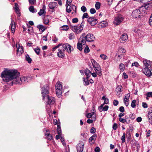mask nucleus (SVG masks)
Returning <instances> with one entry per match:
<instances>
[{"mask_svg": "<svg viewBox=\"0 0 152 152\" xmlns=\"http://www.w3.org/2000/svg\"><path fill=\"white\" fill-rule=\"evenodd\" d=\"M108 25V23L107 21L104 20L100 22V25L101 26V28H104L106 27Z\"/></svg>", "mask_w": 152, "mask_h": 152, "instance_id": "obj_27", "label": "nucleus"}, {"mask_svg": "<svg viewBox=\"0 0 152 152\" xmlns=\"http://www.w3.org/2000/svg\"><path fill=\"white\" fill-rule=\"evenodd\" d=\"M15 11L16 13L18 15V16L20 17V16L19 10L18 8V5L17 3H15Z\"/></svg>", "mask_w": 152, "mask_h": 152, "instance_id": "obj_25", "label": "nucleus"}, {"mask_svg": "<svg viewBox=\"0 0 152 152\" xmlns=\"http://www.w3.org/2000/svg\"><path fill=\"white\" fill-rule=\"evenodd\" d=\"M126 52V50L124 48H121L119 49L117 53L119 54L124 55Z\"/></svg>", "mask_w": 152, "mask_h": 152, "instance_id": "obj_32", "label": "nucleus"}, {"mask_svg": "<svg viewBox=\"0 0 152 152\" xmlns=\"http://www.w3.org/2000/svg\"><path fill=\"white\" fill-rule=\"evenodd\" d=\"M139 65L138 63L137 62H134V63H133L132 65H131V67H132L134 66H135L136 67H138Z\"/></svg>", "mask_w": 152, "mask_h": 152, "instance_id": "obj_52", "label": "nucleus"}, {"mask_svg": "<svg viewBox=\"0 0 152 152\" xmlns=\"http://www.w3.org/2000/svg\"><path fill=\"white\" fill-rule=\"evenodd\" d=\"M90 11L91 14H94L96 12V10L94 8L91 9Z\"/></svg>", "mask_w": 152, "mask_h": 152, "instance_id": "obj_59", "label": "nucleus"}, {"mask_svg": "<svg viewBox=\"0 0 152 152\" xmlns=\"http://www.w3.org/2000/svg\"><path fill=\"white\" fill-rule=\"evenodd\" d=\"M70 26L72 30L76 34L80 33L83 28V25L82 23L77 26H72L70 25Z\"/></svg>", "mask_w": 152, "mask_h": 152, "instance_id": "obj_4", "label": "nucleus"}, {"mask_svg": "<svg viewBox=\"0 0 152 152\" xmlns=\"http://www.w3.org/2000/svg\"><path fill=\"white\" fill-rule=\"evenodd\" d=\"M88 17V15L87 13H85L83 14L82 16V19H83L84 18H87Z\"/></svg>", "mask_w": 152, "mask_h": 152, "instance_id": "obj_57", "label": "nucleus"}, {"mask_svg": "<svg viewBox=\"0 0 152 152\" xmlns=\"http://www.w3.org/2000/svg\"><path fill=\"white\" fill-rule=\"evenodd\" d=\"M78 21V19L77 18H75L72 19V22L73 23H76Z\"/></svg>", "mask_w": 152, "mask_h": 152, "instance_id": "obj_61", "label": "nucleus"}, {"mask_svg": "<svg viewBox=\"0 0 152 152\" xmlns=\"http://www.w3.org/2000/svg\"><path fill=\"white\" fill-rule=\"evenodd\" d=\"M20 73L15 69H6L1 73V77L4 82H9L12 80V84L20 85L22 84L20 77H19Z\"/></svg>", "mask_w": 152, "mask_h": 152, "instance_id": "obj_1", "label": "nucleus"}, {"mask_svg": "<svg viewBox=\"0 0 152 152\" xmlns=\"http://www.w3.org/2000/svg\"><path fill=\"white\" fill-rule=\"evenodd\" d=\"M16 47L17 49V55L19 56L23 53V47L19 44H16Z\"/></svg>", "mask_w": 152, "mask_h": 152, "instance_id": "obj_13", "label": "nucleus"}, {"mask_svg": "<svg viewBox=\"0 0 152 152\" xmlns=\"http://www.w3.org/2000/svg\"><path fill=\"white\" fill-rule=\"evenodd\" d=\"M130 96V94L128 93L125 95V97L124 98V102H129V98Z\"/></svg>", "mask_w": 152, "mask_h": 152, "instance_id": "obj_35", "label": "nucleus"}, {"mask_svg": "<svg viewBox=\"0 0 152 152\" xmlns=\"http://www.w3.org/2000/svg\"><path fill=\"white\" fill-rule=\"evenodd\" d=\"M94 70L98 75L99 76L102 75V69L100 66L97 67V68L94 69Z\"/></svg>", "mask_w": 152, "mask_h": 152, "instance_id": "obj_21", "label": "nucleus"}, {"mask_svg": "<svg viewBox=\"0 0 152 152\" xmlns=\"http://www.w3.org/2000/svg\"><path fill=\"white\" fill-rule=\"evenodd\" d=\"M84 143L82 141H80L77 145V152H82L84 148Z\"/></svg>", "mask_w": 152, "mask_h": 152, "instance_id": "obj_11", "label": "nucleus"}, {"mask_svg": "<svg viewBox=\"0 0 152 152\" xmlns=\"http://www.w3.org/2000/svg\"><path fill=\"white\" fill-rule=\"evenodd\" d=\"M149 24L151 26H152V13L151 14V16H150L149 20Z\"/></svg>", "mask_w": 152, "mask_h": 152, "instance_id": "obj_56", "label": "nucleus"}, {"mask_svg": "<svg viewBox=\"0 0 152 152\" xmlns=\"http://www.w3.org/2000/svg\"><path fill=\"white\" fill-rule=\"evenodd\" d=\"M85 34L83 33L80 36L81 41L83 42V45L86 43V42H92L94 41L95 38L92 34H88L85 36Z\"/></svg>", "mask_w": 152, "mask_h": 152, "instance_id": "obj_3", "label": "nucleus"}, {"mask_svg": "<svg viewBox=\"0 0 152 152\" xmlns=\"http://www.w3.org/2000/svg\"><path fill=\"white\" fill-rule=\"evenodd\" d=\"M61 47L64 50H66L68 53H70L74 50L73 48L68 43L64 44L62 45Z\"/></svg>", "mask_w": 152, "mask_h": 152, "instance_id": "obj_7", "label": "nucleus"}, {"mask_svg": "<svg viewBox=\"0 0 152 152\" xmlns=\"http://www.w3.org/2000/svg\"><path fill=\"white\" fill-rule=\"evenodd\" d=\"M136 102V100H133L132 101V102L131 104V106L132 108H134L135 107Z\"/></svg>", "mask_w": 152, "mask_h": 152, "instance_id": "obj_43", "label": "nucleus"}, {"mask_svg": "<svg viewBox=\"0 0 152 152\" xmlns=\"http://www.w3.org/2000/svg\"><path fill=\"white\" fill-rule=\"evenodd\" d=\"M84 72L87 78H89L90 77L91 72L88 68L85 69Z\"/></svg>", "mask_w": 152, "mask_h": 152, "instance_id": "obj_24", "label": "nucleus"}, {"mask_svg": "<svg viewBox=\"0 0 152 152\" xmlns=\"http://www.w3.org/2000/svg\"><path fill=\"white\" fill-rule=\"evenodd\" d=\"M125 133H124L123 134V136L121 137V140H122V142H124L125 141Z\"/></svg>", "mask_w": 152, "mask_h": 152, "instance_id": "obj_49", "label": "nucleus"}, {"mask_svg": "<svg viewBox=\"0 0 152 152\" xmlns=\"http://www.w3.org/2000/svg\"><path fill=\"white\" fill-rule=\"evenodd\" d=\"M29 4L31 5H34L36 3V0H28Z\"/></svg>", "mask_w": 152, "mask_h": 152, "instance_id": "obj_51", "label": "nucleus"}, {"mask_svg": "<svg viewBox=\"0 0 152 152\" xmlns=\"http://www.w3.org/2000/svg\"><path fill=\"white\" fill-rule=\"evenodd\" d=\"M123 20V18L121 16H118L115 18L113 23L116 25H119Z\"/></svg>", "mask_w": 152, "mask_h": 152, "instance_id": "obj_8", "label": "nucleus"}, {"mask_svg": "<svg viewBox=\"0 0 152 152\" xmlns=\"http://www.w3.org/2000/svg\"><path fill=\"white\" fill-rule=\"evenodd\" d=\"M148 117L149 123L152 125V107L148 109Z\"/></svg>", "mask_w": 152, "mask_h": 152, "instance_id": "obj_16", "label": "nucleus"}, {"mask_svg": "<svg viewBox=\"0 0 152 152\" xmlns=\"http://www.w3.org/2000/svg\"><path fill=\"white\" fill-rule=\"evenodd\" d=\"M84 53H87L89 52L90 50L88 46L87 45L86 46V47L84 49Z\"/></svg>", "mask_w": 152, "mask_h": 152, "instance_id": "obj_42", "label": "nucleus"}, {"mask_svg": "<svg viewBox=\"0 0 152 152\" xmlns=\"http://www.w3.org/2000/svg\"><path fill=\"white\" fill-rule=\"evenodd\" d=\"M33 28L30 26H28V33L29 34H31L33 32Z\"/></svg>", "mask_w": 152, "mask_h": 152, "instance_id": "obj_38", "label": "nucleus"}, {"mask_svg": "<svg viewBox=\"0 0 152 152\" xmlns=\"http://www.w3.org/2000/svg\"><path fill=\"white\" fill-rule=\"evenodd\" d=\"M91 62L92 63V65L93 66V67L95 66L96 65H98L99 64L96 62L95 60L94 59H91Z\"/></svg>", "mask_w": 152, "mask_h": 152, "instance_id": "obj_41", "label": "nucleus"}, {"mask_svg": "<svg viewBox=\"0 0 152 152\" xmlns=\"http://www.w3.org/2000/svg\"><path fill=\"white\" fill-rule=\"evenodd\" d=\"M61 28H62L63 30L65 31L67 30L69 28V26L66 25H64L62 26Z\"/></svg>", "mask_w": 152, "mask_h": 152, "instance_id": "obj_46", "label": "nucleus"}, {"mask_svg": "<svg viewBox=\"0 0 152 152\" xmlns=\"http://www.w3.org/2000/svg\"><path fill=\"white\" fill-rule=\"evenodd\" d=\"M21 81H22V83H25L28 82L30 79L29 77H20Z\"/></svg>", "mask_w": 152, "mask_h": 152, "instance_id": "obj_22", "label": "nucleus"}, {"mask_svg": "<svg viewBox=\"0 0 152 152\" xmlns=\"http://www.w3.org/2000/svg\"><path fill=\"white\" fill-rule=\"evenodd\" d=\"M83 82L85 86L88 85L89 84V82L88 80V78L83 77Z\"/></svg>", "mask_w": 152, "mask_h": 152, "instance_id": "obj_31", "label": "nucleus"}, {"mask_svg": "<svg viewBox=\"0 0 152 152\" xmlns=\"http://www.w3.org/2000/svg\"><path fill=\"white\" fill-rule=\"evenodd\" d=\"M149 68L150 67H144L142 69L143 73L148 77H150L152 75V73L149 69Z\"/></svg>", "mask_w": 152, "mask_h": 152, "instance_id": "obj_12", "label": "nucleus"}, {"mask_svg": "<svg viewBox=\"0 0 152 152\" xmlns=\"http://www.w3.org/2000/svg\"><path fill=\"white\" fill-rule=\"evenodd\" d=\"M119 110L122 112H123L124 111V108L123 106H121L119 108Z\"/></svg>", "mask_w": 152, "mask_h": 152, "instance_id": "obj_64", "label": "nucleus"}, {"mask_svg": "<svg viewBox=\"0 0 152 152\" xmlns=\"http://www.w3.org/2000/svg\"><path fill=\"white\" fill-rule=\"evenodd\" d=\"M126 118L125 119L123 118H119V120L121 122L124 123L125 122Z\"/></svg>", "mask_w": 152, "mask_h": 152, "instance_id": "obj_60", "label": "nucleus"}, {"mask_svg": "<svg viewBox=\"0 0 152 152\" xmlns=\"http://www.w3.org/2000/svg\"><path fill=\"white\" fill-rule=\"evenodd\" d=\"M56 93L58 97H60L62 93V87L61 83L58 82L56 85Z\"/></svg>", "mask_w": 152, "mask_h": 152, "instance_id": "obj_5", "label": "nucleus"}, {"mask_svg": "<svg viewBox=\"0 0 152 152\" xmlns=\"http://www.w3.org/2000/svg\"><path fill=\"white\" fill-rule=\"evenodd\" d=\"M29 9L31 12L33 13L37 11L36 10H35L34 9V7L33 6H30L29 7Z\"/></svg>", "mask_w": 152, "mask_h": 152, "instance_id": "obj_39", "label": "nucleus"}, {"mask_svg": "<svg viewBox=\"0 0 152 152\" xmlns=\"http://www.w3.org/2000/svg\"><path fill=\"white\" fill-rule=\"evenodd\" d=\"M145 9L149 10L152 8V2L147 4L144 7Z\"/></svg>", "mask_w": 152, "mask_h": 152, "instance_id": "obj_33", "label": "nucleus"}, {"mask_svg": "<svg viewBox=\"0 0 152 152\" xmlns=\"http://www.w3.org/2000/svg\"><path fill=\"white\" fill-rule=\"evenodd\" d=\"M25 57L26 61H27L28 63H31L32 60L30 58L28 54H26L25 55Z\"/></svg>", "mask_w": 152, "mask_h": 152, "instance_id": "obj_29", "label": "nucleus"}, {"mask_svg": "<svg viewBox=\"0 0 152 152\" xmlns=\"http://www.w3.org/2000/svg\"><path fill=\"white\" fill-rule=\"evenodd\" d=\"M101 4L99 2H96L95 4V8L96 10L99 9L100 7Z\"/></svg>", "mask_w": 152, "mask_h": 152, "instance_id": "obj_40", "label": "nucleus"}, {"mask_svg": "<svg viewBox=\"0 0 152 152\" xmlns=\"http://www.w3.org/2000/svg\"><path fill=\"white\" fill-rule=\"evenodd\" d=\"M81 38L80 37L79 41L77 44V48L80 51H81L83 49V42H81Z\"/></svg>", "mask_w": 152, "mask_h": 152, "instance_id": "obj_20", "label": "nucleus"}, {"mask_svg": "<svg viewBox=\"0 0 152 152\" xmlns=\"http://www.w3.org/2000/svg\"><path fill=\"white\" fill-rule=\"evenodd\" d=\"M48 6L50 9H53L57 7V3L55 2H51L48 4Z\"/></svg>", "mask_w": 152, "mask_h": 152, "instance_id": "obj_18", "label": "nucleus"}, {"mask_svg": "<svg viewBox=\"0 0 152 152\" xmlns=\"http://www.w3.org/2000/svg\"><path fill=\"white\" fill-rule=\"evenodd\" d=\"M88 22L91 26H94L98 22L97 20L93 17H90L87 19Z\"/></svg>", "mask_w": 152, "mask_h": 152, "instance_id": "obj_9", "label": "nucleus"}, {"mask_svg": "<svg viewBox=\"0 0 152 152\" xmlns=\"http://www.w3.org/2000/svg\"><path fill=\"white\" fill-rule=\"evenodd\" d=\"M64 50L62 47H60L58 50V52L57 55L58 57L61 58H63L64 56Z\"/></svg>", "mask_w": 152, "mask_h": 152, "instance_id": "obj_14", "label": "nucleus"}, {"mask_svg": "<svg viewBox=\"0 0 152 152\" xmlns=\"http://www.w3.org/2000/svg\"><path fill=\"white\" fill-rule=\"evenodd\" d=\"M108 103L109 100L108 99L106 98L104 100V103L103 104H102L100 106V107L99 108V110L102 109L104 104H107Z\"/></svg>", "mask_w": 152, "mask_h": 152, "instance_id": "obj_34", "label": "nucleus"}, {"mask_svg": "<svg viewBox=\"0 0 152 152\" xmlns=\"http://www.w3.org/2000/svg\"><path fill=\"white\" fill-rule=\"evenodd\" d=\"M45 12V10L43 9H41L40 10L39 12H38V14L39 15L41 16Z\"/></svg>", "mask_w": 152, "mask_h": 152, "instance_id": "obj_44", "label": "nucleus"}, {"mask_svg": "<svg viewBox=\"0 0 152 152\" xmlns=\"http://www.w3.org/2000/svg\"><path fill=\"white\" fill-rule=\"evenodd\" d=\"M96 119V115H94V116H93L92 117L91 119H88L86 121L87 123L89 124H91L93 123V121H94Z\"/></svg>", "mask_w": 152, "mask_h": 152, "instance_id": "obj_28", "label": "nucleus"}, {"mask_svg": "<svg viewBox=\"0 0 152 152\" xmlns=\"http://www.w3.org/2000/svg\"><path fill=\"white\" fill-rule=\"evenodd\" d=\"M45 136H46L45 138L49 140H51L53 139L52 135L49 133H45Z\"/></svg>", "mask_w": 152, "mask_h": 152, "instance_id": "obj_30", "label": "nucleus"}, {"mask_svg": "<svg viewBox=\"0 0 152 152\" xmlns=\"http://www.w3.org/2000/svg\"><path fill=\"white\" fill-rule=\"evenodd\" d=\"M128 39V37L126 33H124L123 34L121 37L120 40L121 42L124 43Z\"/></svg>", "mask_w": 152, "mask_h": 152, "instance_id": "obj_17", "label": "nucleus"}, {"mask_svg": "<svg viewBox=\"0 0 152 152\" xmlns=\"http://www.w3.org/2000/svg\"><path fill=\"white\" fill-rule=\"evenodd\" d=\"M96 138V134H94L89 139V142H92L93 141L95 140Z\"/></svg>", "mask_w": 152, "mask_h": 152, "instance_id": "obj_36", "label": "nucleus"}, {"mask_svg": "<svg viewBox=\"0 0 152 152\" xmlns=\"http://www.w3.org/2000/svg\"><path fill=\"white\" fill-rule=\"evenodd\" d=\"M57 133L58 134L60 135L61 134V130L60 125L58 124L57 128Z\"/></svg>", "mask_w": 152, "mask_h": 152, "instance_id": "obj_37", "label": "nucleus"}, {"mask_svg": "<svg viewBox=\"0 0 152 152\" xmlns=\"http://www.w3.org/2000/svg\"><path fill=\"white\" fill-rule=\"evenodd\" d=\"M109 107L108 106L106 105L104 107H103L102 109L99 110L100 112L102 111V110L105 111H107L108 108Z\"/></svg>", "mask_w": 152, "mask_h": 152, "instance_id": "obj_47", "label": "nucleus"}, {"mask_svg": "<svg viewBox=\"0 0 152 152\" xmlns=\"http://www.w3.org/2000/svg\"><path fill=\"white\" fill-rule=\"evenodd\" d=\"M143 63L144 66H143V68L151 67V62L146 59L143 60Z\"/></svg>", "mask_w": 152, "mask_h": 152, "instance_id": "obj_15", "label": "nucleus"}, {"mask_svg": "<svg viewBox=\"0 0 152 152\" xmlns=\"http://www.w3.org/2000/svg\"><path fill=\"white\" fill-rule=\"evenodd\" d=\"M100 57L101 58L104 60L107 59L108 58L104 54H101Z\"/></svg>", "mask_w": 152, "mask_h": 152, "instance_id": "obj_48", "label": "nucleus"}, {"mask_svg": "<svg viewBox=\"0 0 152 152\" xmlns=\"http://www.w3.org/2000/svg\"><path fill=\"white\" fill-rule=\"evenodd\" d=\"M132 15L134 18L139 19L141 16H142V13L140 10L136 9L132 12Z\"/></svg>", "mask_w": 152, "mask_h": 152, "instance_id": "obj_6", "label": "nucleus"}, {"mask_svg": "<svg viewBox=\"0 0 152 152\" xmlns=\"http://www.w3.org/2000/svg\"><path fill=\"white\" fill-rule=\"evenodd\" d=\"M117 89L118 91L120 92L122 91V87L121 86H118L117 87Z\"/></svg>", "mask_w": 152, "mask_h": 152, "instance_id": "obj_55", "label": "nucleus"}, {"mask_svg": "<svg viewBox=\"0 0 152 152\" xmlns=\"http://www.w3.org/2000/svg\"><path fill=\"white\" fill-rule=\"evenodd\" d=\"M119 68L122 71H123L124 69V65L123 64H121L119 65Z\"/></svg>", "mask_w": 152, "mask_h": 152, "instance_id": "obj_45", "label": "nucleus"}, {"mask_svg": "<svg viewBox=\"0 0 152 152\" xmlns=\"http://www.w3.org/2000/svg\"><path fill=\"white\" fill-rule=\"evenodd\" d=\"M49 88L48 84L44 85L42 88V98L44 100L45 98L47 96L48 100L46 102V104L48 105H52L55 103V99L54 97H50L47 95L49 93Z\"/></svg>", "mask_w": 152, "mask_h": 152, "instance_id": "obj_2", "label": "nucleus"}, {"mask_svg": "<svg viewBox=\"0 0 152 152\" xmlns=\"http://www.w3.org/2000/svg\"><path fill=\"white\" fill-rule=\"evenodd\" d=\"M118 104V100H114L113 101V104L114 105L117 106Z\"/></svg>", "mask_w": 152, "mask_h": 152, "instance_id": "obj_62", "label": "nucleus"}, {"mask_svg": "<svg viewBox=\"0 0 152 152\" xmlns=\"http://www.w3.org/2000/svg\"><path fill=\"white\" fill-rule=\"evenodd\" d=\"M134 34L136 37H138L141 35V31L139 29H135L134 30Z\"/></svg>", "mask_w": 152, "mask_h": 152, "instance_id": "obj_23", "label": "nucleus"}, {"mask_svg": "<svg viewBox=\"0 0 152 152\" xmlns=\"http://www.w3.org/2000/svg\"><path fill=\"white\" fill-rule=\"evenodd\" d=\"M37 27L42 32H43L46 29L45 27L43 25H38L37 26Z\"/></svg>", "mask_w": 152, "mask_h": 152, "instance_id": "obj_26", "label": "nucleus"}, {"mask_svg": "<svg viewBox=\"0 0 152 152\" xmlns=\"http://www.w3.org/2000/svg\"><path fill=\"white\" fill-rule=\"evenodd\" d=\"M81 11L84 12H86L87 10V9L86 7L84 6H83L81 7Z\"/></svg>", "mask_w": 152, "mask_h": 152, "instance_id": "obj_53", "label": "nucleus"}, {"mask_svg": "<svg viewBox=\"0 0 152 152\" xmlns=\"http://www.w3.org/2000/svg\"><path fill=\"white\" fill-rule=\"evenodd\" d=\"M12 21L10 26V28H11L12 32L14 33L15 32V25L14 21L12 20Z\"/></svg>", "mask_w": 152, "mask_h": 152, "instance_id": "obj_19", "label": "nucleus"}, {"mask_svg": "<svg viewBox=\"0 0 152 152\" xmlns=\"http://www.w3.org/2000/svg\"><path fill=\"white\" fill-rule=\"evenodd\" d=\"M34 50L35 51V52L37 54L39 55V54L40 50L39 48H35L34 49Z\"/></svg>", "mask_w": 152, "mask_h": 152, "instance_id": "obj_50", "label": "nucleus"}, {"mask_svg": "<svg viewBox=\"0 0 152 152\" xmlns=\"http://www.w3.org/2000/svg\"><path fill=\"white\" fill-rule=\"evenodd\" d=\"M66 6V11L68 13H70L72 10L73 11H76V7L74 5L70 4L69 5Z\"/></svg>", "mask_w": 152, "mask_h": 152, "instance_id": "obj_10", "label": "nucleus"}, {"mask_svg": "<svg viewBox=\"0 0 152 152\" xmlns=\"http://www.w3.org/2000/svg\"><path fill=\"white\" fill-rule=\"evenodd\" d=\"M129 117L132 119H134L135 118V115L133 114H130L129 115Z\"/></svg>", "mask_w": 152, "mask_h": 152, "instance_id": "obj_58", "label": "nucleus"}, {"mask_svg": "<svg viewBox=\"0 0 152 152\" xmlns=\"http://www.w3.org/2000/svg\"><path fill=\"white\" fill-rule=\"evenodd\" d=\"M90 132L92 134L96 132V129L94 127H92L90 130Z\"/></svg>", "mask_w": 152, "mask_h": 152, "instance_id": "obj_54", "label": "nucleus"}, {"mask_svg": "<svg viewBox=\"0 0 152 152\" xmlns=\"http://www.w3.org/2000/svg\"><path fill=\"white\" fill-rule=\"evenodd\" d=\"M117 125L116 123H114L113 126V129L114 130H116L117 129Z\"/></svg>", "mask_w": 152, "mask_h": 152, "instance_id": "obj_63", "label": "nucleus"}]
</instances>
